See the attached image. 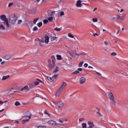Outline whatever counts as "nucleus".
Listing matches in <instances>:
<instances>
[{
	"label": "nucleus",
	"mask_w": 128,
	"mask_h": 128,
	"mask_svg": "<svg viewBox=\"0 0 128 128\" xmlns=\"http://www.w3.org/2000/svg\"><path fill=\"white\" fill-rule=\"evenodd\" d=\"M0 18L1 20L4 22V24L6 25V28H10V24L8 22V19L6 18V15H1L0 16Z\"/></svg>",
	"instance_id": "obj_1"
},
{
	"label": "nucleus",
	"mask_w": 128,
	"mask_h": 128,
	"mask_svg": "<svg viewBox=\"0 0 128 128\" xmlns=\"http://www.w3.org/2000/svg\"><path fill=\"white\" fill-rule=\"evenodd\" d=\"M54 14H56V11H49L48 12V20L50 22H53L56 20Z\"/></svg>",
	"instance_id": "obj_2"
},
{
	"label": "nucleus",
	"mask_w": 128,
	"mask_h": 128,
	"mask_svg": "<svg viewBox=\"0 0 128 128\" xmlns=\"http://www.w3.org/2000/svg\"><path fill=\"white\" fill-rule=\"evenodd\" d=\"M38 42L41 46H42V44H44V42H45V44H48L50 42V36H48V35H46L45 36L44 40L43 38H42L41 40H38Z\"/></svg>",
	"instance_id": "obj_3"
},
{
	"label": "nucleus",
	"mask_w": 128,
	"mask_h": 128,
	"mask_svg": "<svg viewBox=\"0 0 128 128\" xmlns=\"http://www.w3.org/2000/svg\"><path fill=\"white\" fill-rule=\"evenodd\" d=\"M8 22L11 24H15L16 22V16L14 15L10 16L8 18Z\"/></svg>",
	"instance_id": "obj_4"
},
{
	"label": "nucleus",
	"mask_w": 128,
	"mask_h": 128,
	"mask_svg": "<svg viewBox=\"0 0 128 128\" xmlns=\"http://www.w3.org/2000/svg\"><path fill=\"white\" fill-rule=\"evenodd\" d=\"M68 54L71 56H72V58H76V56H80V54H84L82 53H78L76 52V50H72V52H70V51L68 52Z\"/></svg>",
	"instance_id": "obj_5"
},
{
	"label": "nucleus",
	"mask_w": 128,
	"mask_h": 128,
	"mask_svg": "<svg viewBox=\"0 0 128 128\" xmlns=\"http://www.w3.org/2000/svg\"><path fill=\"white\" fill-rule=\"evenodd\" d=\"M53 104L57 108H62V106H64V102H62V100H59L57 102H53Z\"/></svg>",
	"instance_id": "obj_6"
},
{
	"label": "nucleus",
	"mask_w": 128,
	"mask_h": 128,
	"mask_svg": "<svg viewBox=\"0 0 128 128\" xmlns=\"http://www.w3.org/2000/svg\"><path fill=\"white\" fill-rule=\"evenodd\" d=\"M58 76V74H54V75H53V76H52V77L46 76V78L47 80H49V82H54V78H57Z\"/></svg>",
	"instance_id": "obj_7"
},
{
	"label": "nucleus",
	"mask_w": 128,
	"mask_h": 128,
	"mask_svg": "<svg viewBox=\"0 0 128 128\" xmlns=\"http://www.w3.org/2000/svg\"><path fill=\"white\" fill-rule=\"evenodd\" d=\"M50 42H52V44H56L58 42V37L56 36V35L54 36H52Z\"/></svg>",
	"instance_id": "obj_8"
},
{
	"label": "nucleus",
	"mask_w": 128,
	"mask_h": 128,
	"mask_svg": "<svg viewBox=\"0 0 128 128\" xmlns=\"http://www.w3.org/2000/svg\"><path fill=\"white\" fill-rule=\"evenodd\" d=\"M60 72V67L58 66H55L54 67V70L52 72V74L53 75L56 74L57 72Z\"/></svg>",
	"instance_id": "obj_9"
},
{
	"label": "nucleus",
	"mask_w": 128,
	"mask_h": 128,
	"mask_svg": "<svg viewBox=\"0 0 128 128\" xmlns=\"http://www.w3.org/2000/svg\"><path fill=\"white\" fill-rule=\"evenodd\" d=\"M48 124H51V126H56L58 123L54 120H50L48 122Z\"/></svg>",
	"instance_id": "obj_10"
},
{
	"label": "nucleus",
	"mask_w": 128,
	"mask_h": 128,
	"mask_svg": "<svg viewBox=\"0 0 128 128\" xmlns=\"http://www.w3.org/2000/svg\"><path fill=\"white\" fill-rule=\"evenodd\" d=\"M24 90V92H29L30 88H28V85H26L24 87L22 88L21 91L22 92Z\"/></svg>",
	"instance_id": "obj_11"
},
{
	"label": "nucleus",
	"mask_w": 128,
	"mask_h": 128,
	"mask_svg": "<svg viewBox=\"0 0 128 128\" xmlns=\"http://www.w3.org/2000/svg\"><path fill=\"white\" fill-rule=\"evenodd\" d=\"M86 79L84 76H82L80 78V84H86Z\"/></svg>",
	"instance_id": "obj_12"
},
{
	"label": "nucleus",
	"mask_w": 128,
	"mask_h": 128,
	"mask_svg": "<svg viewBox=\"0 0 128 128\" xmlns=\"http://www.w3.org/2000/svg\"><path fill=\"white\" fill-rule=\"evenodd\" d=\"M107 94H108V96L110 100L114 98V94H112V92H107Z\"/></svg>",
	"instance_id": "obj_13"
},
{
	"label": "nucleus",
	"mask_w": 128,
	"mask_h": 128,
	"mask_svg": "<svg viewBox=\"0 0 128 128\" xmlns=\"http://www.w3.org/2000/svg\"><path fill=\"white\" fill-rule=\"evenodd\" d=\"M66 82H63L59 90L62 91L64 90V88H66Z\"/></svg>",
	"instance_id": "obj_14"
},
{
	"label": "nucleus",
	"mask_w": 128,
	"mask_h": 128,
	"mask_svg": "<svg viewBox=\"0 0 128 128\" xmlns=\"http://www.w3.org/2000/svg\"><path fill=\"white\" fill-rule=\"evenodd\" d=\"M32 114H30V112H27L24 114L25 118H28L29 120H30V118H32Z\"/></svg>",
	"instance_id": "obj_15"
},
{
	"label": "nucleus",
	"mask_w": 128,
	"mask_h": 128,
	"mask_svg": "<svg viewBox=\"0 0 128 128\" xmlns=\"http://www.w3.org/2000/svg\"><path fill=\"white\" fill-rule=\"evenodd\" d=\"M82 1L80 0H78L76 3V6H77V8H82Z\"/></svg>",
	"instance_id": "obj_16"
},
{
	"label": "nucleus",
	"mask_w": 128,
	"mask_h": 128,
	"mask_svg": "<svg viewBox=\"0 0 128 128\" xmlns=\"http://www.w3.org/2000/svg\"><path fill=\"white\" fill-rule=\"evenodd\" d=\"M5 25L4 23L2 24H0V30H6V26Z\"/></svg>",
	"instance_id": "obj_17"
},
{
	"label": "nucleus",
	"mask_w": 128,
	"mask_h": 128,
	"mask_svg": "<svg viewBox=\"0 0 128 128\" xmlns=\"http://www.w3.org/2000/svg\"><path fill=\"white\" fill-rule=\"evenodd\" d=\"M88 124L89 126H88V128H93L94 126V122H90L88 121Z\"/></svg>",
	"instance_id": "obj_18"
},
{
	"label": "nucleus",
	"mask_w": 128,
	"mask_h": 128,
	"mask_svg": "<svg viewBox=\"0 0 128 128\" xmlns=\"http://www.w3.org/2000/svg\"><path fill=\"white\" fill-rule=\"evenodd\" d=\"M28 86L30 88H36V85L34 84V82L29 83Z\"/></svg>",
	"instance_id": "obj_19"
},
{
	"label": "nucleus",
	"mask_w": 128,
	"mask_h": 128,
	"mask_svg": "<svg viewBox=\"0 0 128 128\" xmlns=\"http://www.w3.org/2000/svg\"><path fill=\"white\" fill-rule=\"evenodd\" d=\"M62 92V90H60V89H59L56 93V96L58 98L59 96H60Z\"/></svg>",
	"instance_id": "obj_20"
},
{
	"label": "nucleus",
	"mask_w": 128,
	"mask_h": 128,
	"mask_svg": "<svg viewBox=\"0 0 128 128\" xmlns=\"http://www.w3.org/2000/svg\"><path fill=\"white\" fill-rule=\"evenodd\" d=\"M10 58H12V56L10 54H6L4 56V60H8Z\"/></svg>",
	"instance_id": "obj_21"
},
{
	"label": "nucleus",
	"mask_w": 128,
	"mask_h": 128,
	"mask_svg": "<svg viewBox=\"0 0 128 128\" xmlns=\"http://www.w3.org/2000/svg\"><path fill=\"white\" fill-rule=\"evenodd\" d=\"M10 78V75L4 76L2 78V80H8Z\"/></svg>",
	"instance_id": "obj_22"
},
{
	"label": "nucleus",
	"mask_w": 128,
	"mask_h": 128,
	"mask_svg": "<svg viewBox=\"0 0 128 128\" xmlns=\"http://www.w3.org/2000/svg\"><path fill=\"white\" fill-rule=\"evenodd\" d=\"M62 16H64V11H61L58 12V16L61 17Z\"/></svg>",
	"instance_id": "obj_23"
},
{
	"label": "nucleus",
	"mask_w": 128,
	"mask_h": 128,
	"mask_svg": "<svg viewBox=\"0 0 128 128\" xmlns=\"http://www.w3.org/2000/svg\"><path fill=\"white\" fill-rule=\"evenodd\" d=\"M110 102L111 104H112L116 106V100H114V98L113 99L110 100Z\"/></svg>",
	"instance_id": "obj_24"
},
{
	"label": "nucleus",
	"mask_w": 128,
	"mask_h": 128,
	"mask_svg": "<svg viewBox=\"0 0 128 128\" xmlns=\"http://www.w3.org/2000/svg\"><path fill=\"white\" fill-rule=\"evenodd\" d=\"M22 24V20H18L17 22V24L18 26H20Z\"/></svg>",
	"instance_id": "obj_25"
},
{
	"label": "nucleus",
	"mask_w": 128,
	"mask_h": 128,
	"mask_svg": "<svg viewBox=\"0 0 128 128\" xmlns=\"http://www.w3.org/2000/svg\"><path fill=\"white\" fill-rule=\"evenodd\" d=\"M68 36H69V38H74L76 40V38H74V35H72V34L70 33H69L68 34Z\"/></svg>",
	"instance_id": "obj_26"
},
{
	"label": "nucleus",
	"mask_w": 128,
	"mask_h": 128,
	"mask_svg": "<svg viewBox=\"0 0 128 128\" xmlns=\"http://www.w3.org/2000/svg\"><path fill=\"white\" fill-rule=\"evenodd\" d=\"M56 57H57V60H62V56L60 55L57 54Z\"/></svg>",
	"instance_id": "obj_27"
},
{
	"label": "nucleus",
	"mask_w": 128,
	"mask_h": 128,
	"mask_svg": "<svg viewBox=\"0 0 128 128\" xmlns=\"http://www.w3.org/2000/svg\"><path fill=\"white\" fill-rule=\"evenodd\" d=\"M82 128H88L86 123H82Z\"/></svg>",
	"instance_id": "obj_28"
},
{
	"label": "nucleus",
	"mask_w": 128,
	"mask_h": 128,
	"mask_svg": "<svg viewBox=\"0 0 128 128\" xmlns=\"http://www.w3.org/2000/svg\"><path fill=\"white\" fill-rule=\"evenodd\" d=\"M54 30H56V32H60L62 30V28H54Z\"/></svg>",
	"instance_id": "obj_29"
},
{
	"label": "nucleus",
	"mask_w": 128,
	"mask_h": 128,
	"mask_svg": "<svg viewBox=\"0 0 128 128\" xmlns=\"http://www.w3.org/2000/svg\"><path fill=\"white\" fill-rule=\"evenodd\" d=\"M110 56H116L117 54L115 52H112L110 53Z\"/></svg>",
	"instance_id": "obj_30"
},
{
	"label": "nucleus",
	"mask_w": 128,
	"mask_h": 128,
	"mask_svg": "<svg viewBox=\"0 0 128 128\" xmlns=\"http://www.w3.org/2000/svg\"><path fill=\"white\" fill-rule=\"evenodd\" d=\"M32 30L34 32H36V30H38V26H34L33 28H32Z\"/></svg>",
	"instance_id": "obj_31"
},
{
	"label": "nucleus",
	"mask_w": 128,
	"mask_h": 128,
	"mask_svg": "<svg viewBox=\"0 0 128 128\" xmlns=\"http://www.w3.org/2000/svg\"><path fill=\"white\" fill-rule=\"evenodd\" d=\"M80 74V71H78V70H76L72 73V74Z\"/></svg>",
	"instance_id": "obj_32"
},
{
	"label": "nucleus",
	"mask_w": 128,
	"mask_h": 128,
	"mask_svg": "<svg viewBox=\"0 0 128 128\" xmlns=\"http://www.w3.org/2000/svg\"><path fill=\"white\" fill-rule=\"evenodd\" d=\"M98 18H92V22H98Z\"/></svg>",
	"instance_id": "obj_33"
},
{
	"label": "nucleus",
	"mask_w": 128,
	"mask_h": 128,
	"mask_svg": "<svg viewBox=\"0 0 128 128\" xmlns=\"http://www.w3.org/2000/svg\"><path fill=\"white\" fill-rule=\"evenodd\" d=\"M82 64H84V61L80 62L78 64V67L79 68H82Z\"/></svg>",
	"instance_id": "obj_34"
},
{
	"label": "nucleus",
	"mask_w": 128,
	"mask_h": 128,
	"mask_svg": "<svg viewBox=\"0 0 128 128\" xmlns=\"http://www.w3.org/2000/svg\"><path fill=\"white\" fill-rule=\"evenodd\" d=\"M38 18H36L34 19L33 21L34 24H36V22H38Z\"/></svg>",
	"instance_id": "obj_35"
},
{
	"label": "nucleus",
	"mask_w": 128,
	"mask_h": 128,
	"mask_svg": "<svg viewBox=\"0 0 128 128\" xmlns=\"http://www.w3.org/2000/svg\"><path fill=\"white\" fill-rule=\"evenodd\" d=\"M8 102V100L2 102L0 100V104H6V102Z\"/></svg>",
	"instance_id": "obj_36"
},
{
	"label": "nucleus",
	"mask_w": 128,
	"mask_h": 128,
	"mask_svg": "<svg viewBox=\"0 0 128 128\" xmlns=\"http://www.w3.org/2000/svg\"><path fill=\"white\" fill-rule=\"evenodd\" d=\"M37 26L38 28H40V26H42V22H38V24H37Z\"/></svg>",
	"instance_id": "obj_37"
},
{
	"label": "nucleus",
	"mask_w": 128,
	"mask_h": 128,
	"mask_svg": "<svg viewBox=\"0 0 128 128\" xmlns=\"http://www.w3.org/2000/svg\"><path fill=\"white\" fill-rule=\"evenodd\" d=\"M15 106H20V103L19 102L16 101L15 104H14Z\"/></svg>",
	"instance_id": "obj_38"
},
{
	"label": "nucleus",
	"mask_w": 128,
	"mask_h": 128,
	"mask_svg": "<svg viewBox=\"0 0 128 128\" xmlns=\"http://www.w3.org/2000/svg\"><path fill=\"white\" fill-rule=\"evenodd\" d=\"M30 120V119L24 120H22V124H26V122H28Z\"/></svg>",
	"instance_id": "obj_39"
},
{
	"label": "nucleus",
	"mask_w": 128,
	"mask_h": 128,
	"mask_svg": "<svg viewBox=\"0 0 128 128\" xmlns=\"http://www.w3.org/2000/svg\"><path fill=\"white\" fill-rule=\"evenodd\" d=\"M48 68H49L50 70H52V68H53V66L52 64H49Z\"/></svg>",
	"instance_id": "obj_40"
},
{
	"label": "nucleus",
	"mask_w": 128,
	"mask_h": 128,
	"mask_svg": "<svg viewBox=\"0 0 128 128\" xmlns=\"http://www.w3.org/2000/svg\"><path fill=\"white\" fill-rule=\"evenodd\" d=\"M14 6V2H10L8 4V8H10V6Z\"/></svg>",
	"instance_id": "obj_41"
},
{
	"label": "nucleus",
	"mask_w": 128,
	"mask_h": 128,
	"mask_svg": "<svg viewBox=\"0 0 128 128\" xmlns=\"http://www.w3.org/2000/svg\"><path fill=\"white\" fill-rule=\"evenodd\" d=\"M35 86H38V84H40V82H34Z\"/></svg>",
	"instance_id": "obj_42"
},
{
	"label": "nucleus",
	"mask_w": 128,
	"mask_h": 128,
	"mask_svg": "<svg viewBox=\"0 0 128 128\" xmlns=\"http://www.w3.org/2000/svg\"><path fill=\"white\" fill-rule=\"evenodd\" d=\"M40 2V0H36L34 2L36 4H38V2Z\"/></svg>",
	"instance_id": "obj_43"
},
{
	"label": "nucleus",
	"mask_w": 128,
	"mask_h": 128,
	"mask_svg": "<svg viewBox=\"0 0 128 128\" xmlns=\"http://www.w3.org/2000/svg\"><path fill=\"white\" fill-rule=\"evenodd\" d=\"M48 20H44V24H48Z\"/></svg>",
	"instance_id": "obj_44"
},
{
	"label": "nucleus",
	"mask_w": 128,
	"mask_h": 128,
	"mask_svg": "<svg viewBox=\"0 0 128 128\" xmlns=\"http://www.w3.org/2000/svg\"><path fill=\"white\" fill-rule=\"evenodd\" d=\"M104 44L105 46H108V42L106 40L104 41Z\"/></svg>",
	"instance_id": "obj_45"
},
{
	"label": "nucleus",
	"mask_w": 128,
	"mask_h": 128,
	"mask_svg": "<svg viewBox=\"0 0 128 128\" xmlns=\"http://www.w3.org/2000/svg\"><path fill=\"white\" fill-rule=\"evenodd\" d=\"M84 118H80V119H79V121L80 122H84Z\"/></svg>",
	"instance_id": "obj_46"
},
{
	"label": "nucleus",
	"mask_w": 128,
	"mask_h": 128,
	"mask_svg": "<svg viewBox=\"0 0 128 128\" xmlns=\"http://www.w3.org/2000/svg\"><path fill=\"white\" fill-rule=\"evenodd\" d=\"M77 70H78V72H82V68H78Z\"/></svg>",
	"instance_id": "obj_47"
},
{
	"label": "nucleus",
	"mask_w": 128,
	"mask_h": 128,
	"mask_svg": "<svg viewBox=\"0 0 128 128\" xmlns=\"http://www.w3.org/2000/svg\"><path fill=\"white\" fill-rule=\"evenodd\" d=\"M51 58H52V60L54 62V60H56V57L53 56H52Z\"/></svg>",
	"instance_id": "obj_48"
},
{
	"label": "nucleus",
	"mask_w": 128,
	"mask_h": 128,
	"mask_svg": "<svg viewBox=\"0 0 128 128\" xmlns=\"http://www.w3.org/2000/svg\"><path fill=\"white\" fill-rule=\"evenodd\" d=\"M4 106H8V103L6 102V103L4 104Z\"/></svg>",
	"instance_id": "obj_49"
},
{
	"label": "nucleus",
	"mask_w": 128,
	"mask_h": 128,
	"mask_svg": "<svg viewBox=\"0 0 128 128\" xmlns=\"http://www.w3.org/2000/svg\"><path fill=\"white\" fill-rule=\"evenodd\" d=\"M124 18H126V16H122L121 17V20H124Z\"/></svg>",
	"instance_id": "obj_50"
},
{
	"label": "nucleus",
	"mask_w": 128,
	"mask_h": 128,
	"mask_svg": "<svg viewBox=\"0 0 128 128\" xmlns=\"http://www.w3.org/2000/svg\"><path fill=\"white\" fill-rule=\"evenodd\" d=\"M116 16V20H118V18H120V16L119 14H117Z\"/></svg>",
	"instance_id": "obj_51"
},
{
	"label": "nucleus",
	"mask_w": 128,
	"mask_h": 128,
	"mask_svg": "<svg viewBox=\"0 0 128 128\" xmlns=\"http://www.w3.org/2000/svg\"><path fill=\"white\" fill-rule=\"evenodd\" d=\"M38 128H46V126H38Z\"/></svg>",
	"instance_id": "obj_52"
},
{
	"label": "nucleus",
	"mask_w": 128,
	"mask_h": 128,
	"mask_svg": "<svg viewBox=\"0 0 128 128\" xmlns=\"http://www.w3.org/2000/svg\"><path fill=\"white\" fill-rule=\"evenodd\" d=\"M97 114H98L99 116H100V117L102 116V114H100V112H97Z\"/></svg>",
	"instance_id": "obj_53"
},
{
	"label": "nucleus",
	"mask_w": 128,
	"mask_h": 128,
	"mask_svg": "<svg viewBox=\"0 0 128 128\" xmlns=\"http://www.w3.org/2000/svg\"><path fill=\"white\" fill-rule=\"evenodd\" d=\"M88 64L86 63L84 64V68H88Z\"/></svg>",
	"instance_id": "obj_54"
},
{
	"label": "nucleus",
	"mask_w": 128,
	"mask_h": 128,
	"mask_svg": "<svg viewBox=\"0 0 128 128\" xmlns=\"http://www.w3.org/2000/svg\"><path fill=\"white\" fill-rule=\"evenodd\" d=\"M36 80H38V82H40L42 83V81L40 80L38 78H36Z\"/></svg>",
	"instance_id": "obj_55"
},
{
	"label": "nucleus",
	"mask_w": 128,
	"mask_h": 128,
	"mask_svg": "<svg viewBox=\"0 0 128 128\" xmlns=\"http://www.w3.org/2000/svg\"><path fill=\"white\" fill-rule=\"evenodd\" d=\"M112 20H113V22H114V21L115 20H116V17H112Z\"/></svg>",
	"instance_id": "obj_56"
},
{
	"label": "nucleus",
	"mask_w": 128,
	"mask_h": 128,
	"mask_svg": "<svg viewBox=\"0 0 128 128\" xmlns=\"http://www.w3.org/2000/svg\"><path fill=\"white\" fill-rule=\"evenodd\" d=\"M93 36H98V33H95L93 34Z\"/></svg>",
	"instance_id": "obj_57"
},
{
	"label": "nucleus",
	"mask_w": 128,
	"mask_h": 128,
	"mask_svg": "<svg viewBox=\"0 0 128 128\" xmlns=\"http://www.w3.org/2000/svg\"><path fill=\"white\" fill-rule=\"evenodd\" d=\"M6 61H2V62H1L0 64H6Z\"/></svg>",
	"instance_id": "obj_58"
},
{
	"label": "nucleus",
	"mask_w": 128,
	"mask_h": 128,
	"mask_svg": "<svg viewBox=\"0 0 128 128\" xmlns=\"http://www.w3.org/2000/svg\"><path fill=\"white\" fill-rule=\"evenodd\" d=\"M44 114H48V116H50V114H48V112H46V111H45V112H44Z\"/></svg>",
	"instance_id": "obj_59"
},
{
	"label": "nucleus",
	"mask_w": 128,
	"mask_h": 128,
	"mask_svg": "<svg viewBox=\"0 0 128 128\" xmlns=\"http://www.w3.org/2000/svg\"><path fill=\"white\" fill-rule=\"evenodd\" d=\"M20 122V121L18 120H15L14 122V124H18Z\"/></svg>",
	"instance_id": "obj_60"
},
{
	"label": "nucleus",
	"mask_w": 128,
	"mask_h": 128,
	"mask_svg": "<svg viewBox=\"0 0 128 128\" xmlns=\"http://www.w3.org/2000/svg\"><path fill=\"white\" fill-rule=\"evenodd\" d=\"M96 72L97 74H98V76H102V74H100V72Z\"/></svg>",
	"instance_id": "obj_61"
},
{
	"label": "nucleus",
	"mask_w": 128,
	"mask_h": 128,
	"mask_svg": "<svg viewBox=\"0 0 128 128\" xmlns=\"http://www.w3.org/2000/svg\"><path fill=\"white\" fill-rule=\"evenodd\" d=\"M96 10H98V8H95L94 10H93V12H96Z\"/></svg>",
	"instance_id": "obj_62"
},
{
	"label": "nucleus",
	"mask_w": 128,
	"mask_h": 128,
	"mask_svg": "<svg viewBox=\"0 0 128 128\" xmlns=\"http://www.w3.org/2000/svg\"><path fill=\"white\" fill-rule=\"evenodd\" d=\"M63 38H64V40H66L68 38L66 36H63Z\"/></svg>",
	"instance_id": "obj_63"
},
{
	"label": "nucleus",
	"mask_w": 128,
	"mask_h": 128,
	"mask_svg": "<svg viewBox=\"0 0 128 128\" xmlns=\"http://www.w3.org/2000/svg\"><path fill=\"white\" fill-rule=\"evenodd\" d=\"M88 68H92V66H88Z\"/></svg>",
	"instance_id": "obj_64"
}]
</instances>
